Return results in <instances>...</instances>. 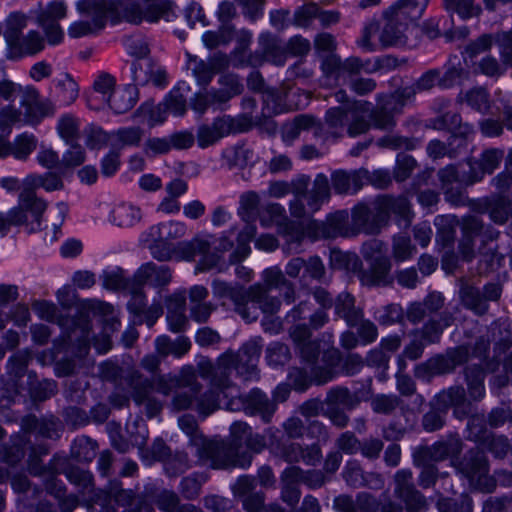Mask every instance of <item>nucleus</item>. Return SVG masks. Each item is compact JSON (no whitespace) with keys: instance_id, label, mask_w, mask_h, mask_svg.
<instances>
[{"instance_id":"nucleus-6","label":"nucleus","mask_w":512,"mask_h":512,"mask_svg":"<svg viewBox=\"0 0 512 512\" xmlns=\"http://www.w3.org/2000/svg\"><path fill=\"white\" fill-rule=\"evenodd\" d=\"M32 309L43 320L56 322L63 329L71 328L63 339L64 344L77 345V350L73 351L77 357L81 358L87 354L90 345V322L86 317L76 319L59 315L57 306L46 300L34 301Z\"/></svg>"},{"instance_id":"nucleus-58","label":"nucleus","mask_w":512,"mask_h":512,"mask_svg":"<svg viewBox=\"0 0 512 512\" xmlns=\"http://www.w3.org/2000/svg\"><path fill=\"white\" fill-rule=\"evenodd\" d=\"M204 394L196 396V410L204 415L208 416L213 413L216 409L221 408L222 398H220L221 392L212 386Z\"/></svg>"},{"instance_id":"nucleus-63","label":"nucleus","mask_w":512,"mask_h":512,"mask_svg":"<svg viewBox=\"0 0 512 512\" xmlns=\"http://www.w3.org/2000/svg\"><path fill=\"white\" fill-rule=\"evenodd\" d=\"M188 67L192 70L197 83L206 87L214 76V70L208 61L198 58L197 56L188 54Z\"/></svg>"},{"instance_id":"nucleus-28","label":"nucleus","mask_w":512,"mask_h":512,"mask_svg":"<svg viewBox=\"0 0 512 512\" xmlns=\"http://www.w3.org/2000/svg\"><path fill=\"white\" fill-rule=\"evenodd\" d=\"M376 100L377 107H370L368 112L371 126L381 130L392 129L396 124L394 112L399 113L400 109L391 104V97H388V94H378Z\"/></svg>"},{"instance_id":"nucleus-64","label":"nucleus","mask_w":512,"mask_h":512,"mask_svg":"<svg viewBox=\"0 0 512 512\" xmlns=\"http://www.w3.org/2000/svg\"><path fill=\"white\" fill-rule=\"evenodd\" d=\"M495 44L499 50L501 63L512 68V28L507 31L496 32Z\"/></svg>"},{"instance_id":"nucleus-2","label":"nucleus","mask_w":512,"mask_h":512,"mask_svg":"<svg viewBox=\"0 0 512 512\" xmlns=\"http://www.w3.org/2000/svg\"><path fill=\"white\" fill-rule=\"evenodd\" d=\"M77 11L91 20H79L68 27V35L71 38H80L97 34L107 22V17L125 20L132 24H139V9L131 8L126 0H78Z\"/></svg>"},{"instance_id":"nucleus-9","label":"nucleus","mask_w":512,"mask_h":512,"mask_svg":"<svg viewBox=\"0 0 512 512\" xmlns=\"http://www.w3.org/2000/svg\"><path fill=\"white\" fill-rule=\"evenodd\" d=\"M470 358V348L463 344L448 348L444 353L436 354L425 362L415 367V377L430 381L436 376L451 374L457 366L468 362Z\"/></svg>"},{"instance_id":"nucleus-32","label":"nucleus","mask_w":512,"mask_h":512,"mask_svg":"<svg viewBox=\"0 0 512 512\" xmlns=\"http://www.w3.org/2000/svg\"><path fill=\"white\" fill-rule=\"evenodd\" d=\"M276 409V403L260 389H253L246 395V413L260 416L264 423L271 421Z\"/></svg>"},{"instance_id":"nucleus-36","label":"nucleus","mask_w":512,"mask_h":512,"mask_svg":"<svg viewBox=\"0 0 512 512\" xmlns=\"http://www.w3.org/2000/svg\"><path fill=\"white\" fill-rule=\"evenodd\" d=\"M298 475H301L300 467L291 466L286 468L281 475V498L289 506L294 507L300 499V484L297 479Z\"/></svg>"},{"instance_id":"nucleus-17","label":"nucleus","mask_w":512,"mask_h":512,"mask_svg":"<svg viewBox=\"0 0 512 512\" xmlns=\"http://www.w3.org/2000/svg\"><path fill=\"white\" fill-rule=\"evenodd\" d=\"M394 483V494L405 503L408 512H422L427 509L426 498L414 486L411 470H398L394 475Z\"/></svg>"},{"instance_id":"nucleus-10","label":"nucleus","mask_w":512,"mask_h":512,"mask_svg":"<svg viewBox=\"0 0 512 512\" xmlns=\"http://www.w3.org/2000/svg\"><path fill=\"white\" fill-rule=\"evenodd\" d=\"M326 409L324 417L331 424L338 428L344 429L348 426L350 417L346 411L357 408L360 404V398L349 388L345 386H334L330 388L325 396Z\"/></svg>"},{"instance_id":"nucleus-52","label":"nucleus","mask_w":512,"mask_h":512,"mask_svg":"<svg viewBox=\"0 0 512 512\" xmlns=\"http://www.w3.org/2000/svg\"><path fill=\"white\" fill-rule=\"evenodd\" d=\"M251 432V428L248 426L245 422H234L230 427V433L232 437L231 442H225L223 441L227 446L233 447L234 451L236 452L235 455H233V459L237 460L240 459L241 456L249 455L250 456V464L252 463V454L250 452H241V445L245 442L246 437Z\"/></svg>"},{"instance_id":"nucleus-4","label":"nucleus","mask_w":512,"mask_h":512,"mask_svg":"<svg viewBox=\"0 0 512 512\" xmlns=\"http://www.w3.org/2000/svg\"><path fill=\"white\" fill-rule=\"evenodd\" d=\"M429 0H398L383 11L385 21L380 29L379 43L383 48L407 44L408 32L423 16Z\"/></svg>"},{"instance_id":"nucleus-35","label":"nucleus","mask_w":512,"mask_h":512,"mask_svg":"<svg viewBox=\"0 0 512 512\" xmlns=\"http://www.w3.org/2000/svg\"><path fill=\"white\" fill-rule=\"evenodd\" d=\"M155 504L162 512H203L194 504L181 503L179 494L168 489H164L156 495Z\"/></svg>"},{"instance_id":"nucleus-13","label":"nucleus","mask_w":512,"mask_h":512,"mask_svg":"<svg viewBox=\"0 0 512 512\" xmlns=\"http://www.w3.org/2000/svg\"><path fill=\"white\" fill-rule=\"evenodd\" d=\"M136 500V494L132 489L122 488V483L118 480L109 482L106 489H98L94 496L85 498V506L91 509L94 505L99 504L102 512H117L115 507L110 504L114 501L118 506L128 508L131 507ZM124 512H134L124 510Z\"/></svg>"},{"instance_id":"nucleus-62","label":"nucleus","mask_w":512,"mask_h":512,"mask_svg":"<svg viewBox=\"0 0 512 512\" xmlns=\"http://www.w3.org/2000/svg\"><path fill=\"white\" fill-rule=\"evenodd\" d=\"M469 73L461 65L460 61L454 62L452 59L446 65V70L443 75L440 74V87L451 88L460 84L468 77Z\"/></svg>"},{"instance_id":"nucleus-60","label":"nucleus","mask_w":512,"mask_h":512,"mask_svg":"<svg viewBox=\"0 0 512 512\" xmlns=\"http://www.w3.org/2000/svg\"><path fill=\"white\" fill-rule=\"evenodd\" d=\"M27 26V17L22 13H12L6 20L4 37L10 48L22 36V30Z\"/></svg>"},{"instance_id":"nucleus-38","label":"nucleus","mask_w":512,"mask_h":512,"mask_svg":"<svg viewBox=\"0 0 512 512\" xmlns=\"http://www.w3.org/2000/svg\"><path fill=\"white\" fill-rule=\"evenodd\" d=\"M335 312L348 326H355L363 316L362 309L355 306L354 296L348 292H342L337 296Z\"/></svg>"},{"instance_id":"nucleus-30","label":"nucleus","mask_w":512,"mask_h":512,"mask_svg":"<svg viewBox=\"0 0 512 512\" xmlns=\"http://www.w3.org/2000/svg\"><path fill=\"white\" fill-rule=\"evenodd\" d=\"M371 103L363 100H354L348 105L350 121H347V133L350 137L366 133L370 127V120L366 114L370 111Z\"/></svg>"},{"instance_id":"nucleus-56","label":"nucleus","mask_w":512,"mask_h":512,"mask_svg":"<svg viewBox=\"0 0 512 512\" xmlns=\"http://www.w3.org/2000/svg\"><path fill=\"white\" fill-rule=\"evenodd\" d=\"M140 219V209L131 204H120L112 211V221L119 227H131Z\"/></svg>"},{"instance_id":"nucleus-49","label":"nucleus","mask_w":512,"mask_h":512,"mask_svg":"<svg viewBox=\"0 0 512 512\" xmlns=\"http://www.w3.org/2000/svg\"><path fill=\"white\" fill-rule=\"evenodd\" d=\"M129 385L132 389V398L137 405H142L144 401L152 397L153 382L138 371L131 373Z\"/></svg>"},{"instance_id":"nucleus-55","label":"nucleus","mask_w":512,"mask_h":512,"mask_svg":"<svg viewBox=\"0 0 512 512\" xmlns=\"http://www.w3.org/2000/svg\"><path fill=\"white\" fill-rule=\"evenodd\" d=\"M186 233V226L184 223L178 221H169L160 223L151 227L150 234L157 240H174L181 238Z\"/></svg>"},{"instance_id":"nucleus-18","label":"nucleus","mask_w":512,"mask_h":512,"mask_svg":"<svg viewBox=\"0 0 512 512\" xmlns=\"http://www.w3.org/2000/svg\"><path fill=\"white\" fill-rule=\"evenodd\" d=\"M240 131H243V127L239 119L223 115L215 118L211 124L199 126L196 135L197 142L201 148H206L221 138Z\"/></svg>"},{"instance_id":"nucleus-57","label":"nucleus","mask_w":512,"mask_h":512,"mask_svg":"<svg viewBox=\"0 0 512 512\" xmlns=\"http://www.w3.org/2000/svg\"><path fill=\"white\" fill-rule=\"evenodd\" d=\"M443 6L449 13H456L462 19L480 15L482 9L475 0H443Z\"/></svg>"},{"instance_id":"nucleus-26","label":"nucleus","mask_w":512,"mask_h":512,"mask_svg":"<svg viewBox=\"0 0 512 512\" xmlns=\"http://www.w3.org/2000/svg\"><path fill=\"white\" fill-rule=\"evenodd\" d=\"M375 200L377 202L378 209L385 215L386 226L389 223L391 214H394L400 220L404 221L406 226L411 224L414 213L411 209V203L406 196L383 195L377 197Z\"/></svg>"},{"instance_id":"nucleus-15","label":"nucleus","mask_w":512,"mask_h":512,"mask_svg":"<svg viewBox=\"0 0 512 512\" xmlns=\"http://www.w3.org/2000/svg\"><path fill=\"white\" fill-rule=\"evenodd\" d=\"M333 507L337 512H401L402 508L389 501L382 504L373 495L361 492L354 500L349 495H339L334 499Z\"/></svg>"},{"instance_id":"nucleus-37","label":"nucleus","mask_w":512,"mask_h":512,"mask_svg":"<svg viewBox=\"0 0 512 512\" xmlns=\"http://www.w3.org/2000/svg\"><path fill=\"white\" fill-rule=\"evenodd\" d=\"M139 98L138 88L126 85L123 89L114 91L108 96L107 102L115 114H123L134 107Z\"/></svg>"},{"instance_id":"nucleus-41","label":"nucleus","mask_w":512,"mask_h":512,"mask_svg":"<svg viewBox=\"0 0 512 512\" xmlns=\"http://www.w3.org/2000/svg\"><path fill=\"white\" fill-rule=\"evenodd\" d=\"M66 477L70 483L78 487L79 493L82 495L81 504L84 506L85 498L94 496V493L98 491V489L94 487L93 475L89 471L78 467H70L66 470Z\"/></svg>"},{"instance_id":"nucleus-11","label":"nucleus","mask_w":512,"mask_h":512,"mask_svg":"<svg viewBox=\"0 0 512 512\" xmlns=\"http://www.w3.org/2000/svg\"><path fill=\"white\" fill-rule=\"evenodd\" d=\"M459 300L464 308L476 316H484L489 311V302L498 301L502 294V286L496 282L479 287L462 280L459 287Z\"/></svg>"},{"instance_id":"nucleus-20","label":"nucleus","mask_w":512,"mask_h":512,"mask_svg":"<svg viewBox=\"0 0 512 512\" xmlns=\"http://www.w3.org/2000/svg\"><path fill=\"white\" fill-rule=\"evenodd\" d=\"M467 398L466 390L461 385H453L435 395L433 406L446 411L452 407L456 418L462 420L472 412V404Z\"/></svg>"},{"instance_id":"nucleus-24","label":"nucleus","mask_w":512,"mask_h":512,"mask_svg":"<svg viewBox=\"0 0 512 512\" xmlns=\"http://www.w3.org/2000/svg\"><path fill=\"white\" fill-rule=\"evenodd\" d=\"M66 14L67 6L63 1H52L38 15V23L50 44H58L63 39L64 33L58 20L65 18Z\"/></svg>"},{"instance_id":"nucleus-29","label":"nucleus","mask_w":512,"mask_h":512,"mask_svg":"<svg viewBox=\"0 0 512 512\" xmlns=\"http://www.w3.org/2000/svg\"><path fill=\"white\" fill-rule=\"evenodd\" d=\"M135 280L140 285L148 284L156 288H162L171 282L172 272L167 265L148 262L137 270Z\"/></svg>"},{"instance_id":"nucleus-34","label":"nucleus","mask_w":512,"mask_h":512,"mask_svg":"<svg viewBox=\"0 0 512 512\" xmlns=\"http://www.w3.org/2000/svg\"><path fill=\"white\" fill-rule=\"evenodd\" d=\"M248 305L260 309L264 314L274 315L281 307V301L278 297L270 295V291L265 290L260 284L251 285L248 288Z\"/></svg>"},{"instance_id":"nucleus-40","label":"nucleus","mask_w":512,"mask_h":512,"mask_svg":"<svg viewBox=\"0 0 512 512\" xmlns=\"http://www.w3.org/2000/svg\"><path fill=\"white\" fill-rule=\"evenodd\" d=\"M492 342H494V358L499 359L512 347V330L509 324L496 320L490 324Z\"/></svg>"},{"instance_id":"nucleus-43","label":"nucleus","mask_w":512,"mask_h":512,"mask_svg":"<svg viewBox=\"0 0 512 512\" xmlns=\"http://www.w3.org/2000/svg\"><path fill=\"white\" fill-rule=\"evenodd\" d=\"M247 86L253 91L261 92L263 94V100L266 103L272 102L275 105H280L283 101L282 91L276 88L266 87L264 78L257 71L252 72L248 76Z\"/></svg>"},{"instance_id":"nucleus-31","label":"nucleus","mask_w":512,"mask_h":512,"mask_svg":"<svg viewBox=\"0 0 512 512\" xmlns=\"http://www.w3.org/2000/svg\"><path fill=\"white\" fill-rule=\"evenodd\" d=\"M21 428L25 435L36 433L41 437L54 439L59 437L61 423L54 417L37 418L34 415H29L22 419Z\"/></svg>"},{"instance_id":"nucleus-3","label":"nucleus","mask_w":512,"mask_h":512,"mask_svg":"<svg viewBox=\"0 0 512 512\" xmlns=\"http://www.w3.org/2000/svg\"><path fill=\"white\" fill-rule=\"evenodd\" d=\"M181 430L190 437V444L196 448V453L201 461L214 469H226L229 467L248 468L250 456L244 455L240 459H233L235 451L222 441L206 439L198 429L195 418L191 415H183L178 420Z\"/></svg>"},{"instance_id":"nucleus-16","label":"nucleus","mask_w":512,"mask_h":512,"mask_svg":"<svg viewBox=\"0 0 512 512\" xmlns=\"http://www.w3.org/2000/svg\"><path fill=\"white\" fill-rule=\"evenodd\" d=\"M463 443L457 434H450L446 438L435 442L431 446H421L413 454L415 465H424L432 461H442L454 457L462 451Z\"/></svg>"},{"instance_id":"nucleus-5","label":"nucleus","mask_w":512,"mask_h":512,"mask_svg":"<svg viewBox=\"0 0 512 512\" xmlns=\"http://www.w3.org/2000/svg\"><path fill=\"white\" fill-rule=\"evenodd\" d=\"M209 240H202L195 237L190 241H181L176 244L169 243L165 240H157L150 245L152 256L158 261H193L197 255L201 256L196 270L200 272L213 269L218 264V256L209 254Z\"/></svg>"},{"instance_id":"nucleus-8","label":"nucleus","mask_w":512,"mask_h":512,"mask_svg":"<svg viewBox=\"0 0 512 512\" xmlns=\"http://www.w3.org/2000/svg\"><path fill=\"white\" fill-rule=\"evenodd\" d=\"M38 187L46 191H55L63 188L61 177L55 173H46L45 175H29L23 181V188L19 195L20 202L32 217L31 230L41 229V218L47 208L44 200L38 198L34 190Z\"/></svg>"},{"instance_id":"nucleus-39","label":"nucleus","mask_w":512,"mask_h":512,"mask_svg":"<svg viewBox=\"0 0 512 512\" xmlns=\"http://www.w3.org/2000/svg\"><path fill=\"white\" fill-rule=\"evenodd\" d=\"M44 48V40L36 31H30L26 36H21L9 50L12 58H22L26 55H35Z\"/></svg>"},{"instance_id":"nucleus-45","label":"nucleus","mask_w":512,"mask_h":512,"mask_svg":"<svg viewBox=\"0 0 512 512\" xmlns=\"http://www.w3.org/2000/svg\"><path fill=\"white\" fill-rule=\"evenodd\" d=\"M502 260L503 256L497 251L496 246L483 245L478 252V274L486 275L495 271L501 265Z\"/></svg>"},{"instance_id":"nucleus-25","label":"nucleus","mask_w":512,"mask_h":512,"mask_svg":"<svg viewBox=\"0 0 512 512\" xmlns=\"http://www.w3.org/2000/svg\"><path fill=\"white\" fill-rule=\"evenodd\" d=\"M259 50L250 54L247 65L256 66L262 61L271 62L277 66L285 64L286 55L280 41L270 33H262L258 38Z\"/></svg>"},{"instance_id":"nucleus-21","label":"nucleus","mask_w":512,"mask_h":512,"mask_svg":"<svg viewBox=\"0 0 512 512\" xmlns=\"http://www.w3.org/2000/svg\"><path fill=\"white\" fill-rule=\"evenodd\" d=\"M456 468L473 486H481L489 471L487 457L479 448L468 450L456 464Z\"/></svg>"},{"instance_id":"nucleus-59","label":"nucleus","mask_w":512,"mask_h":512,"mask_svg":"<svg viewBox=\"0 0 512 512\" xmlns=\"http://www.w3.org/2000/svg\"><path fill=\"white\" fill-rule=\"evenodd\" d=\"M32 373L28 375L29 394L34 401H45L51 398L57 391V384L54 380L44 379L37 381L33 379Z\"/></svg>"},{"instance_id":"nucleus-7","label":"nucleus","mask_w":512,"mask_h":512,"mask_svg":"<svg viewBox=\"0 0 512 512\" xmlns=\"http://www.w3.org/2000/svg\"><path fill=\"white\" fill-rule=\"evenodd\" d=\"M332 261L353 272L363 286L386 287L393 283L392 261L389 257L366 262L367 268H363L361 260L355 254L333 252Z\"/></svg>"},{"instance_id":"nucleus-48","label":"nucleus","mask_w":512,"mask_h":512,"mask_svg":"<svg viewBox=\"0 0 512 512\" xmlns=\"http://www.w3.org/2000/svg\"><path fill=\"white\" fill-rule=\"evenodd\" d=\"M25 434H17L11 438V445L4 446L0 454V460L14 466L19 463L25 455V446L28 443Z\"/></svg>"},{"instance_id":"nucleus-54","label":"nucleus","mask_w":512,"mask_h":512,"mask_svg":"<svg viewBox=\"0 0 512 512\" xmlns=\"http://www.w3.org/2000/svg\"><path fill=\"white\" fill-rule=\"evenodd\" d=\"M134 117H143L147 120V124L153 127L163 123L166 120L167 113L162 103L155 105L153 101L149 100L138 107L134 113Z\"/></svg>"},{"instance_id":"nucleus-27","label":"nucleus","mask_w":512,"mask_h":512,"mask_svg":"<svg viewBox=\"0 0 512 512\" xmlns=\"http://www.w3.org/2000/svg\"><path fill=\"white\" fill-rule=\"evenodd\" d=\"M364 178V169L351 171L339 169L331 173V186L337 194H355L363 187Z\"/></svg>"},{"instance_id":"nucleus-46","label":"nucleus","mask_w":512,"mask_h":512,"mask_svg":"<svg viewBox=\"0 0 512 512\" xmlns=\"http://www.w3.org/2000/svg\"><path fill=\"white\" fill-rule=\"evenodd\" d=\"M155 345L157 352L162 356L172 354L176 357H181L186 354L191 347L189 339L183 336L178 337L174 341L168 336H159L155 341Z\"/></svg>"},{"instance_id":"nucleus-14","label":"nucleus","mask_w":512,"mask_h":512,"mask_svg":"<svg viewBox=\"0 0 512 512\" xmlns=\"http://www.w3.org/2000/svg\"><path fill=\"white\" fill-rule=\"evenodd\" d=\"M310 178L301 176L293 187V193L297 196H304L310 212L318 211L324 202L331 196V188L328 177L319 173L315 176L312 187L309 189Z\"/></svg>"},{"instance_id":"nucleus-42","label":"nucleus","mask_w":512,"mask_h":512,"mask_svg":"<svg viewBox=\"0 0 512 512\" xmlns=\"http://www.w3.org/2000/svg\"><path fill=\"white\" fill-rule=\"evenodd\" d=\"M348 213L346 211H337L327 217L325 223L319 226L321 236L324 238H336L338 236H347L349 230Z\"/></svg>"},{"instance_id":"nucleus-23","label":"nucleus","mask_w":512,"mask_h":512,"mask_svg":"<svg viewBox=\"0 0 512 512\" xmlns=\"http://www.w3.org/2000/svg\"><path fill=\"white\" fill-rule=\"evenodd\" d=\"M504 156V151L498 148H489L482 152L479 158H469L467 164L469 172L464 180L466 185L480 182L485 174H492L499 166Z\"/></svg>"},{"instance_id":"nucleus-47","label":"nucleus","mask_w":512,"mask_h":512,"mask_svg":"<svg viewBox=\"0 0 512 512\" xmlns=\"http://www.w3.org/2000/svg\"><path fill=\"white\" fill-rule=\"evenodd\" d=\"M417 252L411 238L406 233H397L392 237L391 254L396 262H404L411 259Z\"/></svg>"},{"instance_id":"nucleus-53","label":"nucleus","mask_w":512,"mask_h":512,"mask_svg":"<svg viewBox=\"0 0 512 512\" xmlns=\"http://www.w3.org/2000/svg\"><path fill=\"white\" fill-rule=\"evenodd\" d=\"M97 443L87 436L76 438L71 446V456L79 462H91L97 452Z\"/></svg>"},{"instance_id":"nucleus-50","label":"nucleus","mask_w":512,"mask_h":512,"mask_svg":"<svg viewBox=\"0 0 512 512\" xmlns=\"http://www.w3.org/2000/svg\"><path fill=\"white\" fill-rule=\"evenodd\" d=\"M458 220L455 216L440 215L435 218L437 228L436 241L442 246H450L455 239V226Z\"/></svg>"},{"instance_id":"nucleus-22","label":"nucleus","mask_w":512,"mask_h":512,"mask_svg":"<svg viewBox=\"0 0 512 512\" xmlns=\"http://www.w3.org/2000/svg\"><path fill=\"white\" fill-rule=\"evenodd\" d=\"M352 225L357 233L377 235L386 226L385 215L380 212L376 200L374 212L364 203L357 204L351 213Z\"/></svg>"},{"instance_id":"nucleus-12","label":"nucleus","mask_w":512,"mask_h":512,"mask_svg":"<svg viewBox=\"0 0 512 512\" xmlns=\"http://www.w3.org/2000/svg\"><path fill=\"white\" fill-rule=\"evenodd\" d=\"M211 287L214 297L221 301L222 306H226L227 301H230L234 311L246 322L257 320V308L253 305H248V289L220 279H214Z\"/></svg>"},{"instance_id":"nucleus-19","label":"nucleus","mask_w":512,"mask_h":512,"mask_svg":"<svg viewBox=\"0 0 512 512\" xmlns=\"http://www.w3.org/2000/svg\"><path fill=\"white\" fill-rule=\"evenodd\" d=\"M21 106L25 109L24 117L29 124H38L45 117L53 116L55 104L50 99H40L39 91L33 86L22 87Z\"/></svg>"},{"instance_id":"nucleus-44","label":"nucleus","mask_w":512,"mask_h":512,"mask_svg":"<svg viewBox=\"0 0 512 512\" xmlns=\"http://www.w3.org/2000/svg\"><path fill=\"white\" fill-rule=\"evenodd\" d=\"M81 121L73 114L62 115L57 123L59 136L66 144L79 141L83 131L80 129Z\"/></svg>"},{"instance_id":"nucleus-61","label":"nucleus","mask_w":512,"mask_h":512,"mask_svg":"<svg viewBox=\"0 0 512 512\" xmlns=\"http://www.w3.org/2000/svg\"><path fill=\"white\" fill-rule=\"evenodd\" d=\"M468 417V439L482 444L485 443L491 434L487 430L484 414L470 413Z\"/></svg>"},{"instance_id":"nucleus-1","label":"nucleus","mask_w":512,"mask_h":512,"mask_svg":"<svg viewBox=\"0 0 512 512\" xmlns=\"http://www.w3.org/2000/svg\"><path fill=\"white\" fill-rule=\"evenodd\" d=\"M261 349V339L254 338L244 343L237 352L229 349L221 354L216 364L210 360L199 362V375L203 379L211 380L212 386L222 394L221 407L229 411H246V396L240 397L239 389L230 379V374L234 369L245 381L258 380L257 362Z\"/></svg>"},{"instance_id":"nucleus-33","label":"nucleus","mask_w":512,"mask_h":512,"mask_svg":"<svg viewBox=\"0 0 512 512\" xmlns=\"http://www.w3.org/2000/svg\"><path fill=\"white\" fill-rule=\"evenodd\" d=\"M463 376L469 399L475 402L481 401L486 394L484 384L486 371L483 366L480 364L467 365L463 369Z\"/></svg>"},{"instance_id":"nucleus-51","label":"nucleus","mask_w":512,"mask_h":512,"mask_svg":"<svg viewBox=\"0 0 512 512\" xmlns=\"http://www.w3.org/2000/svg\"><path fill=\"white\" fill-rule=\"evenodd\" d=\"M207 477L202 473H192L183 477L179 483V493L187 501L197 499L202 491V485Z\"/></svg>"}]
</instances>
